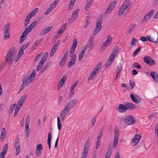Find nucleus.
Listing matches in <instances>:
<instances>
[{"mask_svg": "<svg viewBox=\"0 0 158 158\" xmlns=\"http://www.w3.org/2000/svg\"><path fill=\"white\" fill-rule=\"evenodd\" d=\"M37 22V20H34L33 22L31 23L28 28L25 30L20 37V43H22L23 41L25 40L26 39L25 38V36L31 31L32 29L35 26Z\"/></svg>", "mask_w": 158, "mask_h": 158, "instance_id": "f257e3e1", "label": "nucleus"}, {"mask_svg": "<svg viewBox=\"0 0 158 158\" xmlns=\"http://www.w3.org/2000/svg\"><path fill=\"white\" fill-rule=\"evenodd\" d=\"M15 49V48L14 47L9 49V52L5 57L6 60L7 61L10 62L14 60L17 53V51Z\"/></svg>", "mask_w": 158, "mask_h": 158, "instance_id": "f03ea898", "label": "nucleus"}, {"mask_svg": "<svg viewBox=\"0 0 158 158\" xmlns=\"http://www.w3.org/2000/svg\"><path fill=\"white\" fill-rule=\"evenodd\" d=\"M131 5H130V2L128 0H125L122 5L120 6L118 14V15H122L124 13L125 10L127 9V11H129L128 9L130 8Z\"/></svg>", "mask_w": 158, "mask_h": 158, "instance_id": "7ed1b4c3", "label": "nucleus"}, {"mask_svg": "<svg viewBox=\"0 0 158 158\" xmlns=\"http://www.w3.org/2000/svg\"><path fill=\"white\" fill-rule=\"evenodd\" d=\"M111 37L110 35H108L107 36L106 40L102 44L100 48V52H102L105 50L106 49V47L110 45L111 44Z\"/></svg>", "mask_w": 158, "mask_h": 158, "instance_id": "20e7f679", "label": "nucleus"}, {"mask_svg": "<svg viewBox=\"0 0 158 158\" xmlns=\"http://www.w3.org/2000/svg\"><path fill=\"white\" fill-rule=\"evenodd\" d=\"M35 75V72L34 69H33L32 73L27 79H23L22 80V82L25 83L26 85H28L34 79V77Z\"/></svg>", "mask_w": 158, "mask_h": 158, "instance_id": "39448f33", "label": "nucleus"}, {"mask_svg": "<svg viewBox=\"0 0 158 158\" xmlns=\"http://www.w3.org/2000/svg\"><path fill=\"white\" fill-rule=\"evenodd\" d=\"M136 121L131 115L127 116L124 119V123L128 125H131L135 123Z\"/></svg>", "mask_w": 158, "mask_h": 158, "instance_id": "423d86ee", "label": "nucleus"}, {"mask_svg": "<svg viewBox=\"0 0 158 158\" xmlns=\"http://www.w3.org/2000/svg\"><path fill=\"white\" fill-rule=\"evenodd\" d=\"M89 140H87L85 144L84 150L82 153L81 158H86L87 157L88 155V152L89 151Z\"/></svg>", "mask_w": 158, "mask_h": 158, "instance_id": "0eeeda50", "label": "nucleus"}, {"mask_svg": "<svg viewBox=\"0 0 158 158\" xmlns=\"http://www.w3.org/2000/svg\"><path fill=\"white\" fill-rule=\"evenodd\" d=\"M19 138L17 136L15 139V147L16 149V152L15 153V156H17L21 152L20 149Z\"/></svg>", "mask_w": 158, "mask_h": 158, "instance_id": "6e6552de", "label": "nucleus"}, {"mask_svg": "<svg viewBox=\"0 0 158 158\" xmlns=\"http://www.w3.org/2000/svg\"><path fill=\"white\" fill-rule=\"evenodd\" d=\"M27 96L26 94H24L21 97L19 100L15 109H20L21 108L22 104L26 101Z\"/></svg>", "mask_w": 158, "mask_h": 158, "instance_id": "1a4fd4ad", "label": "nucleus"}, {"mask_svg": "<svg viewBox=\"0 0 158 158\" xmlns=\"http://www.w3.org/2000/svg\"><path fill=\"white\" fill-rule=\"evenodd\" d=\"M143 60L145 63L149 66H152L155 64L154 60H152L150 56H149L144 57Z\"/></svg>", "mask_w": 158, "mask_h": 158, "instance_id": "9d476101", "label": "nucleus"}, {"mask_svg": "<svg viewBox=\"0 0 158 158\" xmlns=\"http://www.w3.org/2000/svg\"><path fill=\"white\" fill-rule=\"evenodd\" d=\"M114 135V137L113 147L115 148L116 146L118 143V137L119 135V131L117 129L115 130Z\"/></svg>", "mask_w": 158, "mask_h": 158, "instance_id": "9b49d317", "label": "nucleus"}, {"mask_svg": "<svg viewBox=\"0 0 158 158\" xmlns=\"http://www.w3.org/2000/svg\"><path fill=\"white\" fill-rule=\"evenodd\" d=\"M155 10L154 9H152L149 11L147 14L144 16L143 18L142 19V22H145L150 19L152 16Z\"/></svg>", "mask_w": 158, "mask_h": 158, "instance_id": "f8f14e48", "label": "nucleus"}, {"mask_svg": "<svg viewBox=\"0 0 158 158\" xmlns=\"http://www.w3.org/2000/svg\"><path fill=\"white\" fill-rule=\"evenodd\" d=\"M141 138V136L139 134H136L132 140V143L133 146H135L138 143L139 140Z\"/></svg>", "mask_w": 158, "mask_h": 158, "instance_id": "ddd939ff", "label": "nucleus"}, {"mask_svg": "<svg viewBox=\"0 0 158 158\" xmlns=\"http://www.w3.org/2000/svg\"><path fill=\"white\" fill-rule=\"evenodd\" d=\"M130 97L132 101L136 103H139L140 101V98L137 94H132L130 95Z\"/></svg>", "mask_w": 158, "mask_h": 158, "instance_id": "4468645a", "label": "nucleus"}, {"mask_svg": "<svg viewBox=\"0 0 158 158\" xmlns=\"http://www.w3.org/2000/svg\"><path fill=\"white\" fill-rule=\"evenodd\" d=\"M102 20V15H100L97 20L96 27L95 28L97 29H101L102 26L101 25V23Z\"/></svg>", "mask_w": 158, "mask_h": 158, "instance_id": "2eb2a0df", "label": "nucleus"}, {"mask_svg": "<svg viewBox=\"0 0 158 158\" xmlns=\"http://www.w3.org/2000/svg\"><path fill=\"white\" fill-rule=\"evenodd\" d=\"M66 76L64 75L63 76V78L61 79L59 82L58 83L57 88L58 89H60L64 85L65 81L66 80Z\"/></svg>", "mask_w": 158, "mask_h": 158, "instance_id": "dca6fc26", "label": "nucleus"}, {"mask_svg": "<svg viewBox=\"0 0 158 158\" xmlns=\"http://www.w3.org/2000/svg\"><path fill=\"white\" fill-rule=\"evenodd\" d=\"M77 101V100L76 99L71 100L68 103L67 106H66L64 109H69L73 108Z\"/></svg>", "mask_w": 158, "mask_h": 158, "instance_id": "f3484780", "label": "nucleus"}, {"mask_svg": "<svg viewBox=\"0 0 158 158\" xmlns=\"http://www.w3.org/2000/svg\"><path fill=\"white\" fill-rule=\"evenodd\" d=\"M93 0H91L89 1V0H87L86 3L85 4V10L86 11H88L89 10V8L92 5L93 3Z\"/></svg>", "mask_w": 158, "mask_h": 158, "instance_id": "a211bd4d", "label": "nucleus"}, {"mask_svg": "<svg viewBox=\"0 0 158 158\" xmlns=\"http://www.w3.org/2000/svg\"><path fill=\"white\" fill-rule=\"evenodd\" d=\"M52 28V26H49L42 30L40 33V35H44L45 34L48 33Z\"/></svg>", "mask_w": 158, "mask_h": 158, "instance_id": "6ab92c4d", "label": "nucleus"}, {"mask_svg": "<svg viewBox=\"0 0 158 158\" xmlns=\"http://www.w3.org/2000/svg\"><path fill=\"white\" fill-rule=\"evenodd\" d=\"M30 117L29 115H28L27 118V119L25 122V128L26 129V131H30L29 125L30 122Z\"/></svg>", "mask_w": 158, "mask_h": 158, "instance_id": "aec40b11", "label": "nucleus"}, {"mask_svg": "<svg viewBox=\"0 0 158 158\" xmlns=\"http://www.w3.org/2000/svg\"><path fill=\"white\" fill-rule=\"evenodd\" d=\"M150 75L156 82L158 83V74L156 72L151 71Z\"/></svg>", "mask_w": 158, "mask_h": 158, "instance_id": "412c9836", "label": "nucleus"}, {"mask_svg": "<svg viewBox=\"0 0 158 158\" xmlns=\"http://www.w3.org/2000/svg\"><path fill=\"white\" fill-rule=\"evenodd\" d=\"M118 47L117 46L115 47L114 51L112 52L111 55L110 56L111 58H112V59H114L117 56V55L118 52Z\"/></svg>", "mask_w": 158, "mask_h": 158, "instance_id": "4be33fe9", "label": "nucleus"}, {"mask_svg": "<svg viewBox=\"0 0 158 158\" xmlns=\"http://www.w3.org/2000/svg\"><path fill=\"white\" fill-rule=\"evenodd\" d=\"M67 26L66 23H64L60 28L58 31V33H62L66 29Z\"/></svg>", "mask_w": 158, "mask_h": 158, "instance_id": "5701e85b", "label": "nucleus"}, {"mask_svg": "<svg viewBox=\"0 0 158 158\" xmlns=\"http://www.w3.org/2000/svg\"><path fill=\"white\" fill-rule=\"evenodd\" d=\"M76 57H74L73 58H71L70 61L69 62L68 64V68H70L71 66L74 64L76 61Z\"/></svg>", "mask_w": 158, "mask_h": 158, "instance_id": "b1692460", "label": "nucleus"}, {"mask_svg": "<svg viewBox=\"0 0 158 158\" xmlns=\"http://www.w3.org/2000/svg\"><path fill=\"white\" fill-rule=\"evenodd\" d=\"M8 144H6L3 149L2 152L0 153V155L4 156L6 155L8 150Z\"/></svg>", "mask_w": 158, "mask_h": 158, "instance_id": "393cba45", "label": "nucleus"}, {"mask_svg": "<svg viewBox=\"0 0 158 158\" xmlns=\"http://www.w3.org/2000/svg\"><path fill=\"white\" fill-rule=\"evenodd\" d=\"M51 63V62H49L45 64L41 70L40 73H42L43 72L48 69L50 66Z\"/></svg>", "mask_w": 158, "mask_h": 158, "instance_id": "a878e982", "label": "nucleus"}, {"mask_svg": "<svg viewBox=\"0 0 158 158\" xmlns=\"http://www.w3.org/2000/svg\"><path fill=\"white\" fill-rule=\"evenodd\" d=\"M4 35L3 39L4 40H6L10 38V34L9 31H6L3 32Z\"/></svg>", "mask_w": 158, "mask_h": 158, "instance_id": "bb28decb", "label": "nucleus"}, {"mask_svg": "<svg viewBox=\"0 0 158 158\" xmlns=\"http://www.w3.org/2000/svg\"><path fill=\"white\" fill-rule=\"evenodd\" d=\"M114 59H112V58H111L110 56L109 59L108 60L106 64V67L110 66L113 62L114 61Z\"/></svg>", "mask_w": 158, "mask_h": 158, "instance_id": "cd10ccee", "label": "nucleus"}, {"mask_svg": "<svg viewBox=\"0 0 158 158\" xmlns=\"http://www.w3.org/2000/svg\"><path fill=\"white\" fill-rule=\"evenodd\" d=\"M91 18L89 16H87L85 19V27L86 28L90 23Z\"/></svg>", "mask_w": 158, "mask_h": 158, "instance_id": "c85d7f7f", "label": "nucleus"}, {"mask_svg": "<svg viewBox=\"0 0 158 158\" xmlns=\"http://www.w3.org/2000/svg\"><path fill=\"white\" fill-rule=\"evenodd\" d=\"M123 66L121 64H119L117 67L116 73L119 74L122 70Z\"/></svg>", "mask_w": 158, "mask_h": 158, "instance_id": "c756f323", "label": "nucleus"}, {"mask_svg": "<svg viewBox=\"0 0 158 158\" xmlns=\"http://www.w3.org/2000/svg\"><path fill=\"white\" fill-rule=\"evenodd\" d=\"M51 133L49 132L48 134V138L47 139L48 143V145L49 148L51 149Z\"/></svg>", "mask_w": 158, "mask_h": 158, "instance_id": "7c9ffc66", "label": "nucleus"}, {"mask_svg": "<svg viewBox=\"0 0 158 158\" xmlns=\"http://www.w3.org/2000/svg\"><path fill=\"white\" fill-rule=\"evenodd\" d=\"M125 105L127 106V108H129L130 109H133L136 108L134 104L130 102H126L125 103Z\"/></svg>", "mask_w": 158, "mask_h": 158, "instance_id": "2f4dec72", "label": "nucleus"}, {"mask_svg": "<svg viewBox=\"0 0 158 158\" xmlns=\"http://www.w3.org/2000/svg\"><path fill=\"white\" fill-rule=\"evenodd\" d=\"M97 73L94 71H92L89 76L88 78V80L90 81L92 79Z\"/></svg>", "mask_w": 158, "mask_h": 158, "instance_id": "473e14b6", "label": "nucleus"}, {"mask_svg": "<svg viewBox=\"0 0 158 158\" xmlns=\"http://www.w3.org/2000/svg\"><path fill=\"white\" fill-rule=\"evenodd\" d=\"M102 65V63L101 62H100L99 63H98L97 65L96 66L94 69V71L96 73H98V70H99V69L101 67Z\"/></svg>", "mask_w": 158, "mask_h": 158, "instance_id": "72a5a7b5", "label": "nucleus"}, {"mask_svg": "<svg viewBox=\"0 0 158 158\" xmlns=\"http://www.w3.org/2000/svg\"><path fill=\"white\" fill-rule=\"evenodd\" d=\"M10 23H7L4 26L3 28V31H9L10 29Z\"/></svg>", "mask_w": 158, "mask_h": 158, "instance_id": "f704fd0d", "label": "nucleus"}, {"mask_svg": "<svg viewBox=\"0 0 158 158\" xmlns=\"http://www.w3.org/2000/svg\"><path fill=\"white\" fill-rule=\"evenodd\" d=\"M70 110V109H63L61 111L60 115L65 116L67 113Z\"/></svg>", "mask_w": 158, "mask_h": 158, "instance_id": "c9c22d12", "label": "nucleus"}, {"mask_svg": "<svg viewBox=\"0 0 158 158\" xmlns=\"http://www.w3.org/2000/svg\"><path fill=\"white\" fill-rule=\"evenodd\" d=\"M58 1L55 0L50 6L49 8L52 10L55 8L56 5L58 4Z\"/></svg>", "mask_w": 158, "mask_h": 158, "instance_id": "e433bc0d", "label": "nucleus"}, {"mask_svg": "<svg viewBox=\"0 0 158 158\" xmlns=\"http://www.w3.org/2000/svg\"><path fill=\"white\" fill-rule=\"evenodd\" d=\"M112 152V150L109 148L108 149L105 156V158H108Z\"/></svg>", "mask_w": 158, "mask_h": 158, "instance_id": "4c0bfd02", "label": "nucleus"}, {"mask_svg": "<svg viewBox=\"0 0 158 158\" xmlns=\"http://www.w3.org/2000/svg\"><path fill=\"white\" fill-rule=\"evenodd\" d=\"M38 10V9L37 8H35L29 14V15L31 16V17H33L35 14L37 13Z\"/></svg>", "mask_w": 158, "mask_h": 158, "instance_id": "58836bf2", "label": "nucleus"}, {"mask_svg": "<svg viewBox=\"0 0 158 158\" xmlns=\"http://www.w3.org/2000/svg\"><path fill=\"white\" fill-rule=\"evenodd\" d=\"M44 63V62L40 60L38 64V66L37 67L36 71H39L42 68Z\"/></svg>", "mask_w": 158, "mask_h": 158, "instance_id": "ea45409f", "label": "nucleus"}, {"mask_svg": "<svg viewBox=\"0 0 158 158\" xmlns=\"http://www.w3.org/2000/svg\"><path fill=\"white\" fill-rule=\"evenodd\" d=\"M48 56V52L45 53L44 54L43 56L40 60L44 63L45 61L47 59Z\"/></svg>", "mask_w": 158, "mask_h": 158, "instance_id": "a19ab883", "label": "nucleus"}, {"mask_svg": "<svg viewBox=\"0 0 158 158\" xmlns=\"http://www.w3.org/2000/svg\"><path fill=\"white\" fill-rule=\"evenodd\" d=\"M116 3V1L112 2L110 3L108 7L112 10L115 7Z\"/></svg>", "mask_w": 158, "mask_h": 158, "instance_id": "79ce46f5", "label": "nucleus"}, {"mask_svg": "<svg viewBox=\"0 0 158 158\" xmlns=\"http://www.w3.org/2000/svg\"><path fill=\"white\" fill-rule=\"evenodd\" d=\"M79 9H77L73 12L72 16L74 17V19H77L78 16L77 13L79 11Z\"/></svg>", "mask_w": 158, "mask_h": 158, "instance_id": "37998d69", "label": "nucleus"}, {"mask_svg": "<svg viewBox=\"0 0 158 158\" xmlns=\"http://www.w3.org/2000/svg\"><path fill=\"white\" fill-rule=\"evenodd\" d=\"M136 26L135 24H133L131 27H130L129 29L127 31V33L128 34H130L131 32L134 30Z\"/></svg>", "mask_w": 158, "mask_h": 158, "instance_id": "c03bdc74", "label": "nucleus"}, {"mask_svg": "<svg viewBox=\"0 0 158 158\" xmlns=\"http://www.w3.org/2000/svg\"><path fill=\"white\" fill-rule=\"evenodd\" d=\"M58 129L60 130L61 128V125L60 122V120L59 117H57Z\"/></svg>", "mask_w": 158, "mask_h": 158, "instance_id": "a18cd8bd", "label": "nucleus"}, {"mask_svg": "<svg viewBox=\"0 0 158 158\" xmlns=\"http://www.w3.org/2000/svg\"><path fill=\"white\" fill-rule=\"evenodd\" d=\"M74 2H72V1H70L69 4V5L68 8V10L70 11L72 9L74 6Z\"/></svg>", "mask_w": 158, "mask_h": 158, "instance_id": "49530a36", "label": "nucleus"}, {"mask_svg": "<svg viewBox=\"0 0 158 158\" xmlns=\"http://www.w3.org/2000/svg\"><path fill=\"white\" fill-rule=\"evenodd\" d=\"M93 40H89V43L88 44L85 45V46L87 48H91L93 44Z\"/></svg>", "mask_w": 158, "mask_h": 158, "instance_id": "de8ad7c7", "label": "nucleus"}, {"mask_svg": "<svg viewBox=\"0 0 158 158\" xmlns=\"http://www.w3.org/2000/svg\"><path fill=\"white\" fill-rule=\"evenodd\" d=\"M141 47H140L139 48H137L133 52V56H135L138 54V53L139 52Z\"/></svg>", "mask_w": 158, "mask_h": 158, "instance_id": "09e8293b", "label": "nucleus"}, {"mask_svg": "<svg viewBox=\"0 0 158 158\" xmlns=\"http://www.w3.org/2000/svg\"><path fill=\"white\" fill-rule=\"evenodd\" d=\"M77 39H75L73 42V43L71 47L76 48L77 46Z\"/></svg>", "mask_w": 158, "mask_h": 158, "instance_id": "8fccbe9b", "label": "nucleus"}, {"mask_svg": "<svg viewBox=\"0 0 158 158\" xmlns=\"http://www.w3.org/2000/svg\"><path fill=\"white\" fill-rule=\"evenodd\" d=\"M84 55V52H81L80 53L79 57H78V60H81L83 58V56Z\"/></svg>", "mask_w": 158, "mask_h": 158, "instance_id": "3c124183", "label": "nucleus"}, {"mask_svg": "<svg viewBox=\"0 0 158 158\" xmlns=\"http://www.w3.org/2000/svg\"><path fill=\"white\" fill-rule=\"evenodd\" d=\"M25 86H27V85H26V84H25V83H23V82H22V85L20 87V91H19V93L22 90L24 89V88Z\"/></svg>", "mask_w": 158, "mask_h": 158, "instance_id": "603ef678", "label": "nucleus"}, {"mask_svg": "<svg viewBox=\"0 0 158 158\" xmlns=\"http://www.w3.org/2000/svg\"><path fill=\"white\" fill-rule=\"evenodd\" d=\"M75 18L71 16V17H70L68 20V22L69 23H72L74 21L76 20V19H74Z\"/></svg>", "mask_w": 158, "mask_h": 158, "instance_id": "864d4df0", "label": "nucleus"}, {"mask_svg": "<svg viewBox=\"0 0 158 158\" xmlns=\"http://www.w3.org/2000/svg\"><path fill=\"white\" fill-rule=\"evenodd\" d=\"M112 9L108 7L107 9L106 10L104 14H108L110 13L112 11Z\"/></svg>", "mask_w": 158, "mask_h": 158, "instance_id": "5fc2aeb1", "label": "nucleus"}, {"mask_svg": "<svg viewBox=\"0 0 158 158\" xmlns=\"http://www.w3.org/2000/svg\"><path fill=\"white\" fill-rule=\"evenodd\" d=\"M118 109H128V108L125 105H124L123 104H120Z\"/></svg>", "mask_w": 158, "mask_h": 158, "instance_id": "6e6d98bb", "label": "nucleus"}, {"mask_svg": "<svg viewBox=\"0 0 158 158\" xmlns=\"http://www.w3.org/2000/svg\"><path fill=\"white\" fill-rule=\"evenodd\" d=\"M155 133L156 134V137L158 138V123L155 127Z\"/></svg>", "mask_w": 158, "mask_h": 158, "instance_id": "4d7b16f0", "label": "nucleus"}, {"mask_svg": "<svg viewBox=\"0 0 158 158\" xmlns=\"http://www.w3.org/2000/svg\"><path fill=\"white\" fill-rule=\"evenodd\" d=\"M42 144H38L36 147V150L39 151H41L42 150Z\"/></svg>", "mask_w": 158, "mask_h": 158, "instance_id": "13d9d810", "label": "nucleus"}, {"mask_svg": "<svg viewBox=\"0 0 158 158\" xmlns=\"http://www.w3.org/2000/svg\"><path fill=\"white\" fill-rule=\"evenodd\" d=\"M133 65L134 67L138 69H141V67L140 65L137 63L135 62L133 64Z\"/></svg>", "mask_w": 158, "mask_h": 158, "instance_id": "bf43d9fd", "label": "nucleus"}, {"mask_svg": "<svg viewBox=\"0 0 158 158\" xmlns=\"http://www.w3.org/2000/svg\"><path fill=\"white\" fill-rule=\"evenodd\" d=\"M65 61L66 60H64V59H62L61 60L59 63V66L60 67H63Z\"/></svg>", "mask_w": 158, "mask_h": 158, "instance_id": "052dcab7", "label": "nucleus"}, {"mask_svg": "<svg viewBox=\"0 0 158 158\" xmlns=\"http://www.w3.org/2000/svg\"><path fill=\"white\" fill-rule=\"evenodd\" d=\"M139 39L143 42H147L148 41V39L146 38L144 36H141Z\"/></svg>", "mask_w": 158, "mask_h": 158, "instance_id": "680f3d73", "label": "nucleus"}, {"mask_svg": "<svg viewBox=\"0 0 158 158\" xmlns=\"http://www.w3.org/2000/svg\"><path fill=\"white\" fill-rule=\"evenodd\" d=\"M29 44H30L29 42H27V43H26V44H24L23 45V46L21 48H22V49H24V50L25 49H26L27 47L29 45Z\"/></svg>", "mask_w": 158, "mask_h": 158, "instance_id": "e2e57ef3", "label": "nucleus"}, {"mask_svg": "<svg viewBox=\"0 0 158 158\" xmlns=\"http://www.w3.org/2000/svg\"><path fill=\"white\" fill-rule=\"evenodd\" d=\"M42 40V39L41 38V39H39V40L35 41V42L34 45H33V46L34 45H35V46H37L41 41Z\"/></svg>", "mask_w": 158, "mask_h": 158, "instance_id": "0e129e2a", "label": "nucleus"}, {"mask_svg": "<svg viewBox=\"0 0 158 158\" xmlns=\"http://www.w3.org/2000/svg\"><path fill=\"white\" fill-rule=\"evenodd\" d=\"M137 42V40L134 37L133 38L132 41L131 42V44L133 45H136V42Z\"/></svg>", "mask_w": 158, "mask_h": 158, "instance_id": "69168bd1", "label": "nucleus"}, {"mask_svg": "<svg viewBox=\"0 0 158 158\" xmlns=\"http://www.w3.org/2000/svg\"><path fill=\"white\" fill-rule=\"evenodd\" d=\"M100 30V29H97L96 28H95L93 32V35H95L97 34L99 31Z\"/></svg>", "mask_w": 158, "mask_h": 158, "instance_id": "338daca9", "label": "nucleus"}, {"mask_svg": "<svg viewBox=\"0 0 158 158\" xmlns=\"http://www.w3.org/2000/svg\"><path fill=\"white\" fill-rule=\"evenodd\" d=\"M52 10H51L49 7L47 10L45 11L44 14L45 15H47L50 13Z\"/></svg>", "mask_w": 158, "mask_h": 158, "instance_id": "774afa93", "label": "nucleus"}]
</instances>
